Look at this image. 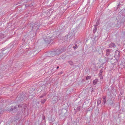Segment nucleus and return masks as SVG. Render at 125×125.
Instances as JSON below:
<instances>
[{
  "label": "nucleus",
  "instance_id": "1",
  "mask_svg": "<svg viewBox=\"0 0 125 125\" xmlns=\"http://www.w3.org/2000/svg\"><path fill=\"white\" fill-rule=\"evenodd\" d=\"M31 27H32V30L36 32L39 29L40 25L37 23H34L32 24Z\"/></svg>",
  "mask_w": 125,
  "mask_h": 125
},
{
  "label": "nucleus",
  "instance_id": "2",
  "mask_svg": "<svg viewBox=\"0 0 125 125\" xmlns=\"http://www.w3.org/2000/svg\"><path fill=\"white\" fill-rule=\"evenodd\" d=\"M27 98L25 94H22L21 96L19 97L18 99L17 102L19 103L20 102H22L24 100L26 99Z\"/></svg>",
  "mask_w": 125,
  "mask_h": 125
},
{
  "label": "nucleus",
  "instance_id": "3",
  "mask_svg": "<svg viewBox=\"0 0 125 125\" xmlns=\"http://www.w3.org/2000/svg\"><path fill=\"white\" fill-rule=\"evenodd\" d=\"M114 57L115 58L116 60H118L120 57V52L117 50H116L115 53V55Z\"/></svg>",
  "mask_w": 125,
  "mask_h": 125
},
{
  "label": "nucleus",
  "instance_id": "4",
  "mask_svg": "<svg viewBox=\"0 0 125 125\" xmlns=\"http://www.w3.org/2000/svg\"><path fill=\"white\" fill-rule=\"evenodd\" d=\"M9 51L6 49V48L3 49L2 50V52L3 56H4L6 55L8 52Z\"/></svg>",
  "mask_w": 125,
  "mask_h": 125
},
{
  "label": "nucleus",
  "instance_id": "5",
  "mask_svg": "<svg viewBox=\"0 0 125 125\" xmlns=\"http://www.w3.org/2000/svg\"><path fill=\"white\" fill-rule=\"evenodd\" d=\"M58 97L56 96H53L52 98V102L53 104H55L58 102Z\"/></svg>",
  "mask_w": 125,
  "mask_h": 125
},
{
  "label": "nucleus",
  "instance_id": "6",
  "mask_svg": "<svg viewBox=\"0 0 125 125\" xmlns=\"http://www.w3.org/2000/svg\"><path fill=\"white\" fill-rule=\"evenodd\" d=\"M54 51L48 53V56L49 57H53L56 55Z\"/></svg>",
  "mask_w": 125,
  "mask_h": 125
},
{
  "label": "nucleus",
  "instance_id": "7",
  "mask_svg": "<svg viewBox=\"0 0 125 125\" xmlns=\"http://www.w3.org/2000/svg\"><path fill=\"white\" fill-rule=\"evenodd\" d=\"M112 52V50L110 49H107L106 51V56H109L110 55V54Z\"/></svg>",
  "mask_w": 125,
  "mask_h": 125
},
{
  "label": "nucleus",
  "instance_id": "8",
  "mask_svg": "<svg viewBox=\"0 0 125 125\" xmlns=\"http://www.w3.org/2000/svg\"><path fill=\"white\" fill-rule=\"evenodd\" d=\"M18 107L19 108L23 107L24 108V110L27 108V107L25 106L24 104H21L18 105Z\"/></svg>",
  "mask_w": 125,
  "mask_h": 125
},
{
  "label": "nucleus",
  "instance_id": "9",
  "mask_svg": "<svg viewBox=\"0 0 125 125\" xmlns=\"http://www.w3.org/2000/svg\"><path fill=\"white\" fill-rule=\"evenodd\" d=\"M82 107L80 106H78L76 109V110L74 111V113L76 114L78 111H79L82 108Z\"/></svg>",
  "mask_w": 125,
  "mask_h": 125
},
{
  "label": "nucleus",
  "instance_id": "10",
  "mask_svg": "<svg viewBox=\"0 0 125 125\" xmlns=\"http://www.w3.org/2000/svg\"><path fill=\"white\" fill-rule=\"evenodd\" d=\"M53 10L52 9H50L48 10L47 13V15L48 16H50L51 14L52 13L53 11Z\"/></svg>",
  "mask_w": 125,
  "mask_h": 125
},
{
  "label": "nucleus",
  "instance_id": "11",
  "mask_svg": "<svg viewBox=\"0 0 125 125\" xmlns=\"http://www.w3.org/2000/svg\"><path fill=\"white\" fill-rule=\"evenodd\" d=\"M17 105H16L15 106L13 107V106H11V108L9 111H13L15 109L17 108Z\"/></svg>",
  "mask_w": 125,
  "mask_h": 125
},
{
  "label": "nucleus",
  "instance_id": "12",
  "mask_svg": "<svg viewBox=\"0 0 125 125\" xmlns=\"http://www.w3.org/2000/svg\"><path fill=\"white\" fill-rule=\"evenodd\" d=\"M109 46L110 48L113 47L114 48L115 47H116L115 44L113 42H111L109 44Z\"/></svg>",
  "mask_w": 125,
  "mask_h": 125
},
{
  "label": "nucleus",
  "instance_id": "13",
  "mask_svg": "<svg viewBox=\"0 0 125 125\" xmlns=\"http://www.w3.org/2000/svg\"><path fill=\"white\" fill-rule=\"evenodd\" d=\"M106 97L105 96H104L103 97V102L102 103L103 104H105L106 102Z\"/></svg>",
  "mask_w": 125,
  "mask_h": 125
},
{
  "label": "nucleus",
  "instance_id": "14",
  "mask_svg": "<svg viewBox=\"0 0 125 125\" xmlns=\"http://www.w3.org/2000/svg\"><path fill=\"white\" fill-rule=\"evenodd\" d=\"M60 53L65 51V49L64 48H62V49L59 50Z\"/></svg>",
  "mask_w": 125,
  "mask_h": 125
},
{
  "label": "nucleus",
  "instance_id": "15",
  "mask_svg": "<svg viewBox=\"0 0 125 125\" xmlns=\"http://www.w3.org/2000/svg\"><path fill=\"white\" fill-rule=\"evenodd\" d=\"M98 82V80L97 79H95L93 81V84L94 85H95L97 84V82Z\"/></svg>",
  "mask_w": 125,
  "mask_h": 125
},
{
  "label": "nucleus",
  "instance_id": "16",
  "mask_svg": "<svg viewBox=\"0 0 125 125\" xmlns=\"http://www.w3.org/2000/svg\"><path fill=\"white\" fill-rule=\"evenodd\" d=\"M54 52L56 55H58L60 54L59 50H57L55 51H54Z\"/></svg>",
  "mask_w": 125,
  "mask_h": 125
},
{
  "label": "nucleus",
  "instance_id": "17",
  "mask_svg": "<svg viewBox=\"0 0 125 125\" xmlns=\"http://www.w3.org/2000/svg\"><path fill=\"white\" fill-rule=\"evenodd\" d=\"M46 93L45 92H44L41 96H40V98H42L44 96L46 95Z\"/></svg>",
  "mask_w": 125,
  "mask_h": 125
},
{
  "label": "nucleus",
  "instance_id": "18",
  "mask_svg": "<svg viewBox=\"0 0 125 125\" xmlns=\"http://www.w3.org/2000/svg\"><path fill=\"white\" fill-rule=\"evenodd\" d=\"M4 37V35L1 33H0V39Z\"/></svg>",
  "mask_w": 125,
  "mask_h": 125
},
{
  "label": "nucleus",
  "instance_id": "19",
  "mask_svg": "<svg viewBox=\"0 0 125 125\" xmlns=\"http://www.w3.org/2000/svg\"><path fill=\"white\" fill-rule=\"evenodd\" d=\"M101 103V100L100 99H99L97 101V106H98Z\"/></svg>",
  "mask_w": 125,
  "mask_h": 125
},
{
  "label": "nucleus",
  "instance_id": "20",
  "mask_svg": "<svg viewBox=\"0 0 125 125\" xmlns=\"http://www.w3.org/2000/svg\"><path fill=\"white\" fill-rule=\"evenodd\" d=\"M46 43H47L48 44H49L50 42H51V41L50 40H44Z\"/></svg>",
  "mask_w": 125,
  "mask_h": 125
},
{
  "label": "nucleus",
  "instance_id": "21",
  "mask_svg": "<svg viewBox=\"0 0 125 125\" xmlns=\"http://www.w3.org/2000/svg\"><path fill=\"white\" fill-rule=\"evenodd\" d=\"M68 63L71 65H73V62L72 61H70L68 62Z\"/></svg>",
  "mask_w": 125,
  "mask_h": 125
},
{
  "label": "nucleus",
  "instance_id": "22",
  "mask_svg": "<svg viewBox=\"0 0 125 125\" xmlns=\"http://www.w3.org/2000/svg\"><path fill=\"white\" fill-rule=\"evenodd\" d=\"M94 29L93 30V33H94L96 32L97 28L96 26H94Z\"/></svg>",
  "mask_w": 125,
  "mask_h": 125
},
{
  "label": "nucleus",
  "instance_id": "23",
  "mask_svg": "<svg viewBox=\"0 0 125 125\" xmlns=\"http://www.w3.org/2000/svg\"><path fill=\"white\" fill-rule=\"evenodd\" d=\"M78 48V46L76 44H75V46L73 47V48L74 50H76Z\"/></svg>",
  "mask_w": 125,
  "mask_h": 125
},
{
  "label": "nucleus",
  "instance_id": "24",
  "mask_svg": "<svg viewBox=\"0 0 125 125\" xmlns=\"http://www.w3.org/2000/svg\"><path fill=\"white\" fill-rule=\"evenodd\" d=\"M91 76H88L86 77V80H88L89 79H90L91 78Z\"/></svg>",
  "mask_w": 125,
  "mask_h": 125
},
{
  "label": "nucleus",
  "instance_id": "25",
  "mask_svg": "<svg viewBox=\"0 0 125 125\" xmlns=\"http://www.w3.org/2000/svg\"><path fill=\"white\" fill-rule=\"evenodd\" d=\"M46 100L45 99L42 100L41 101V102L42 103L44 104L45 103V102L46 101Z\"/></svg>",
  "mask_w": 125,
  "mask_h": 125
},
{
  "label": "nucleus",
  "instance_id": "26",
  "mask_svg": "<svg viewBox=\"0 0 125 125\" xmlns=\"http://www.w3.org/2000/svg\"><path fill=\"white\" fill-rule=\"evenodd\" d=\"M99 23V21H97L96 22V24L94 26L96 27L98 25Z\"/></svg>",
  "mask_w": 125,
  "mask_h": 125
},
{
  "label": "nucleus",
  "instance_id": "27",
  "mask_svg": "<svg viewBox=\"0 0 125 125\" xmlns=\"http://www.w3.org/2000/svg\"><path fill=\"white\" fill-rule=\"evenodd\" d=\"M3 111L2 110V109H1L0 107V114L1 113H3Z\"/></svg>",
  "mask_w": 125,
  "mask_h": 125
},
{
  "label": "nucleus",
  "instance_id": "28",
  "mask_svg": "<svg viewBox=\"0 0 125 125\" xmlns=\"http://www.w3.org/2000/svg\"><path fill=\"white\" fill-rule=\"evenodd\" d=\"M63 73V71H61V72H59L58 73V75H60L62 73Z\"/></svg>",
  "mask_w": 125,
  "mask_h": 125
},
{
  "label": "nucleus",
  "instance_id": "29",
  "mask_svg": "<svg viewBox=\"0 0 125 125\" xmlns=\"http://www.w3.org/2000/svg\"><path fill=\"white\" fill-rule=\"evenodd\" d=\"M90 89L91 90V93H92L93 92H94V90L93 89V88H91Z\"/></svg>",
  "mask_w": 125,
  "mask_h": 125
},
{
  "label": "nucleus",
  "instance_id": "30",
  "mask_svg": "<svg viewBox=\"0 0 125 125\" xmlns=\"http://www.w3.org/2000/svg\"><path fill=\"white\" fill-rule=\"evenodd\" d=\"M25 6L26 8L29 7V5L27 4L25 5Z\"/></svg>",
  "mask_w": 125,
  "mask_h": 125
},
{
  "label": "nucleus",
  "instance_id": "31",
  "mask_svg": "<svg viewBox=\"0 0 125 125\" xmlns=\"http://www.w3.org/2000/svg\"><path fill=\"white\" fill-rule=\"evenodd\" d=\"M32 6H33V4L32 3L29 4V7H31Z\"/></svg>",
  "mask_w": 125,
  "mask_h": 125
},
{
  "label": "nucleus",
  "instance_id": "32",
  "mask_svg": "<svg viewBox=\"0 0 125 125\" xmlns=\"http://www.w3.org/2000/svg\"><path fill=\"white\" fill-rule=\"evenodd\" d=\"M120 4H118L117 6L116 7L118 8H118L120 7Z\"/></svg>",
  "mask_w": 125,
  "mask_h": 125
},
{
  "label": "nucleus",
  "instance_id": "33",
  "mask_svg": "<svg viewBox=\"0 0 125 125\" xmlns=\"http://www.w3.org/2000/svg\"><path fill=\"white\" fill-rule=\"evenodd\" d=\"M118 9L117 7H115L114 8L115 10L116 11Z\"/></svg>",
  "mask_w": 125,
  "mask_h": 125
},
{
  "label": "nucleus",
  "instance_id": "34",
  "mask_svg": "<svg viewBox=\"0 0 125 125\" xmlns=\"http://www.w3.org/2000/svg\"><path fill=\"white\" fill-rule=\"evenodd\" d=\"M103 46H100V48H101V49H104V48H103Z\"/></svg>",
  "mask_w": 125,
  "mask_h": 125
},
{
  "label": "nucleus",
  "instance_id": "35",
  "mask_svg": "<svg viewBox=\"0 0 125 125\" xmlns=\"http://www.w3.org/2000/svg\"><path fill=\"white\" fill-rule=\"evenodd\" d=\"M39 104V102H38L37 103V104H36L37 105H38V104Z\"/></svg>",
  "mask_w": 125,
  "mask_h": 125
},
{
  "label": "nucleus",
  "instance_id": "36",
  "mask_svg": "<svg viewBox=\"0 0 125 125\" xmlns=\"http://www.w3.org/2000/svg\"><path fill=\"white\" fill-rule=\"evenodd\" d=\"M59 68V66H57L56 67V68L58 69Z\"/></svg>",
  "mask_w": 125,
  "mask_h": 125
},
{
  "label": "nucleus",
  "instance_id": "37",
  "mask_svg": "<svg viewBox=\"0 0 125 125\" xmlns=\"http://www.w3.org/2000/svg\"><path fill=\"white\" fill-rule=\"evenodd\" d=\"M74 110H75V111L76 110V109H75V108H74Z\"/></svg>",
  "mask_w": 125,
  "mask_h": 125
},
{
  "label": "nucleus",
  "instance_id": "38",
  "mask_svg": "<svg viewBox=\"0 0 125 125\" xmlns=\"http://www.w3.org/2000/svg\"><path fill=\"white\" fill-rule=\"evenodd\" d=\"M30 0H28V1H27L26 2H28V1H29Z\"/></svg>",
  "mask_w": 125,
  "mask_h": 125
},
{
  "label": "nucleus",
  "instance_id": "39",
  "mask_svg": "<svg viewBox=\"0 0 125 125\" xmlns=\"http://www.w3.org/2000/svg\"><path fill=\"white\" fill-rule=\"evenodd\" d=\"M22 112L23 113V112H23V111L22 110Z\"/></svg>",
  "mask_w": 125,
  "mask_h": 125
}]
</instances>
